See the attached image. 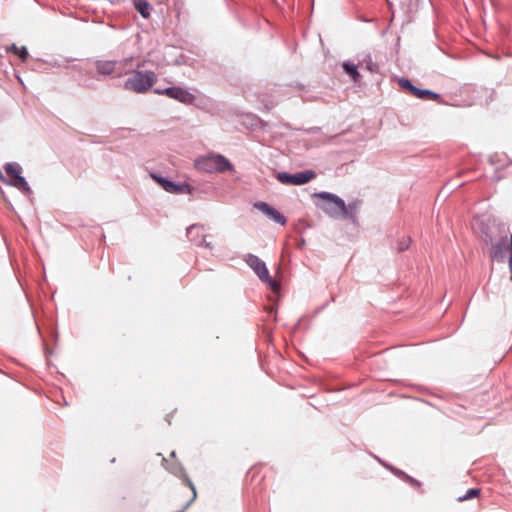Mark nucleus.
I'll list each match as a JSON object with an SVG mask.
<instances>
[{
    "instance_id": "f257e3e1",
    "label": "nucleus",
    "mask_w": 512,
    "mask_h": 512,
    "mask_svg": "<svg viewBox=\"0 0 512 512\" xmlns=\"http://www.w3.org/2000/svg\"><path fill=\"white\" fill-rule=\"evenodd\" d=\"M474 233L486 244L494 256H512V233L490 214L475 216L471 223Z\"/></svg>"
},
{
    "instance_id": "f03ea898",
    "label": "nucleus",
    "mask_w": 512,
    "mask_h": 512,
    "mask_svg": "<svg viewBox=\"0 0 512 512\" xmlns=\"http://www.w3.org/2000/svg\"><path fill=\"white\" fill-rule=\"evenodd\" d=\"M157 82V75L153 71L136 70L127 78L124 88L137 94H144Z\"/></svg>"
},
{
    "instance_id": "7ed1b4c3",
    "label": "nucleus",
    "mask_w": 512,
    "mask_h": 512,
    "mask_svg": "<svg viewBox=\"0 0 512 512\" xmlns=\"http://www.w3.org/2000/svg\"><path fill=\"white\" fill-rule=\"evenodd\" d=\"M196 165L199 169L212 173L223 172L232 169L230 162L222 155H210L197 160Z\"/></svg>"
},
{
    "instance_id": "20e7f679",
    "label": "nucleus",
    "mask_w": 512,
    "mask_h": 512,
    "mask_svg": "<svg viewBox=\"0 0 512 512\" xmlns=\"http://www.w3.org/2000/svg\"><path fill=\"white\" fill-rule=\"evenodd\" d=\"M315 196L326 201V203L322 207V209L329 215H331V216H339V215L347 216L348 210L345 205V202L338 196L328 193V192H321V193L315 194Z\"/></svg>"
},
{
    "instance_id": "39448f33",
    "label": "nucleus",
    "mask_w": 512,
    "mask_h": 512,
    "mask_svg": "<svg viewBox=\"0 0 512 512\" xmlns=\"http://www.w3.org/2000/svg\"><path fill=\"white\" fill-rule=\"evenodd\" d=\"M153 92L157 95H165L186 105L193 104L196 99L195 95L179 86H172L165 89L156 88Z\"/></svg>"
},
{
    "instance_id": "423d86ee",
    "label": "nucleus",
    "mask_w": 512,
    "mask_h": 512,
    "mask_svg": "<svg viewBox=\"0 0 512 512\" xmlns=\"http://www.w3.org/2000/svg\"><path fill=\"white\" fill-rule=\"evenodd\" d=\"M247 263L249 266L255 271V273L259 276V278L262 281H265L268 283L270 289L274 293H278L280 290V284L274 280L271 279L269 276V272L266 268V265L264 262L261 261L260 258H248Z\"/></svg>"
},
{
    "instance_id": "0eeeda50",
    "label": "nucleus",
    "mask_w": 512,
    "mask_h": 512,
    "mask_svg": "<svg viewBox=\"0 0 512 512\" xmlns=\"http://www.w3.org/2000/svg\"><path fill=\"white\" fill-rule=\"evenodd\" d=\"M316 177V173L312 170H306L295 174H288L285 172L279 173L277 179L287 185H303Z\"/></svg>"
},
{
    "instance_id": "6e6552de",
    "label": "nucleus",
    "mask_w": 512,
    "mask_h": 512,
    "mask_svg": "<svg viewBox=\"0 0 512 512\" xmlns=\"http://www.w3.org/2000/svg\"><path fill=\"white\" fill-rule=\"evenodd\" d=\"M151 177L166 191L173 194H190L193 188L187 184H176L156 174H151Z\"/></svg>"
},
{
    "instance_id": "1a4fd4ad",
    "label": "nucleus",
    "mask_w": 512,
    "mask_h": 512,
    "mask_svg": "<svg viewBox=\"0 0 512 512\" xmlns=\"http://www.w3.org/2000/svg\"><path fill=\"white\" fill-rule=\"evenodd\" d=\"M7 175L11 178V184L22 191L28 192L30 191V188L28 186V183L24 179V177L21 176V167L17 163H8L4 167Z\"/></svg>"
},
{
    "instance_id": "9d476101",
    "label": "nucleus",
    "mask_w": 512,
    "mask_h": 512,
    "mask_svg": "<svg viewBox=\"0 0 512 512\" xmlns=\"http://www.w3.org/2000/svg\"><path fill=\"white\" fill-rule=\"evenodd\" d=\"M399 85L404 90L408 91L411 95L414 97H417L419 99H431L435 101L440 100V96L433 91L425 90V89H419L415 87L408 79H400Z\"/></svg>"
},
{
    "instance_id": "9b49d317",
    "label": "nucleus",
    "mask_w": 512,
    "mask_h": 512,
    "mask_svg": "<svg viewBox=\"0 0 512 512\" xmlns=\"http://www.w3.org/2000/svg\"><path fill=\"white\" fill-rule=\"evenodd\" d=\"M254 207L261 211L263 214H265L267 217L275 221L276 223H279L284 226L287 222L285 216H283L279 211L271 207L266 202H257L254 204Z\"/></svg>"
},
{
    "instance_id": "f8f14e48",
    "label": "nucleus",
    "mask_w": 512,
    "mask_h": 512,
    "mask_svg": "<svg viewBox=\"0 0 512 512\" xmlns=\"http://www.w3.org/2000/svg\"><path fill=\"white\" fill-rule=\"evenodd\" d=\"M97 72L102 75H111L118 73L117 62L109 60H100L96 62Z\"/></svg>"
},
{
    "instance_id": "ddd939ff",
    "label": "nucleus",
    "mask_w": 512,
    "mask_h": 512,
    "mask_svg": "<svg viewBox=\"0 0 512 512\" xmlns=\"http://www.w3.org/2000/svg\"><path fill=\"white\" fill-rule=\"evenodd\" d=\"M134 7L141 14L142 17H150L152 5L147 0H135Z\"/></svg>"
},
{
    "instance_id": "4468645a",
    "label": "nucleus",
    "mask_w": 512,
    "mask_h": 512,
    "mask_svg": "<svg viewBox=\"0 0 512 512\" xmlns=\"http://www.w3.org/2000/svg\"><path fill=\"white\" fill-rule=\"evenodd\" d=\"M7 52H12L15 55H17L23 62H25L28 59V51L25 46L18 47L15 44H12L11 46L6 48Z\"/></svg>"
},
{
    "instance_id": "2eb2a0df",
    "label": "nucleus",
    "mask_w": 512,
    "mask_h": 512,
    "mask_svg": "<svg viewBox=\"0 0 512 512\" xmlns=\"http://www.w3.org/2000/svg\"><path fill=\"white\" fill-rule=\"evenodd\" d=\"M343 68L345 72L348 73L355 82L358 81L360 74L357 71V67L354 64L345 62L343 63Z\"/></svg>"
},
{
    "instance_id": "dca6fc26",
    "label": "nucleus",
    "mask_w": 512,
    "mask_h": 512,
    "mask_svg": "<svg viewBox=\"0 0 512 512\" xmlns=\"http://www.w3.org/2000/svg\"><path fill=\"white\" fill-rule=\"evenodd\" d=\"M132 61H133V57H128V58H125V59L117 62V68H118L117 76L118 77H121L123 75V70L126 67H131Z\"/></svg>"
},
{
    "instance_id": "f3484780",
    "label": "nucleus",
    "mask_w": 512,
    "mask_h": 512,
    "mask_svg": "<svg viewBox=\"0 0 512 512\" xmlns=\"http://www.w3.org/2000/svg\"><path fill=\"white\" fill-rule=\"evenodd\" d=\"M480 492H481V490L479 488L469 489L466 492V494H464L463 496H459L458 497V501L459 502H463V501H466V500L478 497L480 495Z\"/></svg>"
},
{
    "instance_id": "a211bd4d",
    "label": "nucleus",
    "mask_w": 512,
    "mask_h": 512,
    "mask_svg": "<svg viewBox=\"0 0 512 512\" xmlns=\"http://www.w3.org/2000/svg\"><path fill=\"white\" fill-rule=\"evenodd\" d=\"M202 232H204V227L202 225L193 224L187 228V234L189 236H191L193 233L199 234Z\"/></svg>"
},
{
    "instance_id": "6ab92c4d",
    "label": "nucleus",
    "mask_w": 512,
    "mask_h": 512,
    "mask_svg": "<svg viewBox=\"0 0 512 512\" xmlns=\"http://www.w3.org/2000/svg\"><path fill=\"white\" fill-rule=\"evenodd\" d=\"M185 482L187 483V485H188V486L191 488V490H192V494H193V496H192L191 501H193V500L196 498V490H195V487H194L193 483H192L188 478H186V479H185Z\"/></svg>"
},
{
    "instance_id": "aec40b11",
    "label": "nucleus",
    "mask_w": 512,
    "mask_h": 512,
    "mask_svg": "<svg viewBox=\"0 0 512 512\" xmlns=\"http://www.w3.org/2000/svg\"><path fill=\"white\" fill-rule=\"evenodd\" d=\"M509 269H510V272H511V281H512V258H509Z\"/></svg>"
},
{
    "instance_id": "412c9836",
    "label": "nucleus",
    "mask_w": 512,
    "mask_h": 512,
    "mask_svg": "<svg viewBox=\"0 0 512 512\" xmlns=\"http://www.w3.org/2000/svg\"><path fill=\"white\" fill-rule=\"evenodd\" d=\"M136 67H137L138 69H139V68H141V67H144V62L138 63V64L136 65Z\"/></svg>"
},
{
    "instance_id": "4be33fe9",
    "label": "nucleus",
    "mask_w": 512,
    "mask_h": 512,
    "mask_svg": "<svg viewBox=\"0 0 512 512\" xmlns=\"http://www.w3.org/2000/svg\"><path fill=\"white\" fill-rule=\"evenodd\" d=\"M267 310H268L269 312H272V311L274 310V308H273V307H269V308H267Z\"/></svg>"
}]
</instances>
